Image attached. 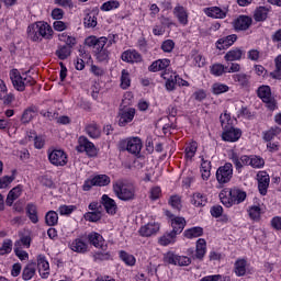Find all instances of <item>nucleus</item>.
I'll return each mask as SVG.
<instances>
[{
	"label": "nucleus",
	"instance_id": "nucleus-37",
	"mask_svg": "<svg viewBox=\"0 0 281 281\" xmlns=\"http://www.w3.org/2000/svg\"><path fill=\"white\" fill-rule=\"evenodd\" d=\"M158 243L162 247H168V245H175L177 243V235L172 231L170 233H166L159 238Z\"/></svg>",
	"mask_w": 281,
	"mask_h": 281
},
{
	"label": "nucleus",
	"instance_id": "nucleus-10",
	"mask_svg": "<svg viewBox=\"0 0 281 281\" xmlns=\"http://www.w3.org/2000/svg\"><path fill=\"white\" fill-rule=\"evenodd\" d=\"M254 19L249 15H239L232 23L235 32H247L251 27Z\"/></svg>",
	"mask_w": 281,
	"mask_h": 281
},
{
	"label": "nucleus",
	"instance_id": "nucleus-35",
	"mask_svg": "<svg viewBox=\"0 0 281 281\" xmlns=\"http://www.w3.org/2000/svg\"><path fill=\"white\" fill-rule=\"evenodd\" d=\"M184 238H188V240H192V238H199L203 236V227L201 226H194L191 228H188L183 232Z\"/></svg>",
	"mask_w": 281,
	"mask_h": 281
},
{
	"label": "nucleus",
	"instance_id": "nucleus-4",
	"mask_svg": "<svg viewBox=\"0 0 281 281\" xmlns=\"http://www.w3.org/2000/svg\"><path fill=\"white\" fill-rule=\"evenodd\" d=\"M10 78L16 91H25L26 87H34L36 85V80L32 76L27 74L21 75L16 69L10 71Z\"/></svg>",
	"mask_w": 281,
	"mask_h": 281
},
{
	"label": "nucleus",
	"instance_id": "nucleus-46",
	"mask_svg": "<svg viewBox=\"0 0 281 281\" xmlns=\"http://www.w3.org/2000/svg\"><path fill=\"white\" fill-rule=\"evenodd\" d=\"M85 27H95L98 25V18L94 12L88 13L83 19Z\"/></svg>",
	"mask_w": 281,
	"mask_h": 281
},
{
	"label": "nucleus",
	"instance_id": "nucleus-64",
	"mask_svg": "<svg viewBox=\"0 0 281 281\" xmlns=\"http://www.w3.org/2000/svg\"><path fill=\"white\" fill-rule=\"evenodd\" d=\"M161 196V188L160 187H153L149 191V199L151 201H157Z\"/></svg>",
	"mask_w": 281,
	"mask_h": 281
},
{
	"label": "nucleus",
	"instance_id": "nucleus-31",
	"mask_svg": "<svg viewBox=\"0 0 281 281\" xmlns=\"http://www.w3.org/2000/svg\"><path fill=\"white\" fill-rule=\"evenodd\" d=\"M200 172L203 181H207L212 177V161L202 158Z\"/></svg>",
	"mask_w": 281,
	"mask_h": 281
},
{
	"label": "nucleus",
	"instance_id": "nucleus-51",
	"mask_svg": "<svg viewBox=\"0 0 281 281\" xmlns=\"http://www.w3.org/2000/svg\"><path fill=\"white\" fill-rule=\"evenodd\" d=\"M94 186H98L99 188H102L104 186H109L111 183V178L106 175H99L93 178Z\"/></svg>",
	"mask_w": 281,
	"mask_h": 281
},
{
	"label": "nucleus",
	"instance_id": "nucleus-20",
	"mask_svg": "<svg viewBox=\"0 0 281 281\" xmlns=\"http://www.w3.org/2000/svg\"><path fill=\"white\" fill-rule=\"evenodd\" d=\"M135 117V109L128 108L122 110L119 114V125L126 126Z\"/></svg>",
	"mask_w": 281,
	"mask_h": 281
},
{
	"label": "nucleus",
	"instance_id": "nucleus-59",
	"mask_svg": "<svg viewBox=\"0 0 281 281\" xmlns=\"http://www.w3.org/2000/svg\"><path fill=\"white\" fill-rule=\"evenodd\" d=\"M106 43H109V38L99 37L94 45V52L98 53V52H102V50L106 49V48H104L106 46Z\"/></svg>",
	"mask_w": 281,
	"mask_h": 281
},
{
	"label": "nucleus",
	"instance_id": "nucleus-40",
	"mask_svg": "<svg viewBox=\"0 0 281 281\" xmlns=\"http://www.w3.org/2000/svg\"><path fill=\"white\" fill-rule=\"evenodd\" d=\"M70 249L72 251H77V254H85L88 249V246L87 243H85L82 239L77 238L71 243Z\"/></svg>",
	"mask_w": 281,
	"mask_h": 281
},
{
	"label": "nucleus",
	"instance_id": "nucleus-45",
	"mask_svg": "<svg viewBox=\"0 0 281 281\" xmlns=\"http://www.w3.org/2000/svg\"><path fill=\"white\" fill-rule=\"evenodd\" d=\"M280 133H281L280 127H278V126L271 127L270 130H268L263 133V139H265V142H271L272 139L278 137V135H280Z\"/></svg>",
	"mask_w": 281,
	"mask_h": 281
},
{
	"label": "nucleus",
	"instance_id": "nucleus-57",
	"mask_svg": "<svg viewBox=\"0 0 281 281\" xmlns=\"http://www.w3.org/2000/svg\"><path fill=\"white\" fill-rule=\"evenodd\" d=\"M117 8H120V1L110 0L102 4L101 10L104 12H111V10H117Z\"/></svg>",
	"mask_w": 281,
	"mask_h": 281
},
{
	"label": "nucleus",
	"instance_id": "nucleus-44",
	"mask_svg": "<svg viewBox=\"0 0 281 281\" xmlns=\"http://www.w3.org/2000/svg\"><path fill=\"white\" fill-rule=\"evenodd\" d=\"M45 223L48 227L58 225V213L56 211H48L45 215Z\"/></svg>",
	"mask_w": 281,
	"mask_h": 281
},
{
	"label": "nucleus",
	"instance_id": "nucleus-2",
	"mask_svg": "<svg viewBox=\"0 0 281 281\" xmlns=\"http://www.w3.org/2000/svg\"><path fill=\"white\" fill-rule=\"evenodd\" d=\"M247 199V192L238 188H225L220 192V201L225 207H232L233 205H240Z\"/></svg>",
	"mask_w": 281,
	"mask_h": 281
},
{
	"label": "nucleus",
	"instance_id": "nucleus-53",
	"mask_svg": "<svg viewBox=\"0 0 281 281\" xmlns=\"http://www.w3.org/2000/svg\"><path fill=\"white\" fill-rule=\"evenodd\" d=\"M12 239H4L2 246L0 247V256H7V254H12Z\"/></svg>",
	"mask_w": 281,
	"mask_h": 281
},
{
	"label": "nucleus",
	"instance_id": "nucleus-54",
	"mask_svg": "<svg viewBox=\"0 0 281 281\" xmlns=\"http://www.w3.org/2000/svg\"><path fill=\"white\" fill-rule=\"evenodd\" d=\"M85 221H88L89 223H98L102 218L101 212H87L85 215Z\"/></svg>",
	"mask_w": 281,
	"mask_h": 281
},
{
	"label": "nucleus",
	"instance_id": "nucleus-47",
	"mask_svg": "<svg viewBox=\"0 0 281 281\" xmlns=\"http://www.w3.org/2000/svg\"><path fill=\"white\" fill-rule=\"evenodd\" d=\"M120 258L128 267H135V262H136L135 256H133V255H131V254H128V252H126L124 250H121L120 251Z\"/></svg>",
	"mask_w": 281,
	"mask_h": 281
},
{
	"label": "nucleus",
	"instance_id": "nucleus-41",
	"mask_svg": "<svg viewBox=\"0 0 281 281\" xmlns=\"http://www.w3.org/2000/svg\"><path fill=\"white\" fill-rule=\"evenodd\" d=\"M249 217L255 223H260V218L262 217V209L259 205H252L248 210Z\"/></svg>",
	"mask_w": 281,
	"mask_h": 281
},
{
	"label": "nucleus",
	"instance_id": "nucleus-7",
	"mask_svg": "<svg viewBox=\"0 0 281 281\" xmlns=\"http://www.w3.org/2000/svg\"><path fill=\"white\" fill-rule=\"evenodd\" d=\"M78 153H86L88 157H97L98 156V148L95 145L87 138V136H80L78 138V145L76 147Z\"/></svg>",
	"mask_w": 281,
	"mask_h": 281
},
{
	"label": "nucleus",
	"instance_id": "nucleus-43",
	"mask_svg": "<svg viewBox=\"0 0 281 281\" xmlns=\"http://www.w3.org/2000/svg\"><path fill=\"white\" fill-rule=\"evenodd\" d=\"M34 115H36V108L30 106L26 110H24L21 117V122H23V124H30V122L34 120Z\"/></svg>",
	"mask_w": 281,
	"mask_h": 281
},
{
	"label": "nucleus",
	"instance_id": "nucleus-55",
	"mask_svg": "<svg viewBox=\"0 0 281 281\" xmlns=\"http://www.w3.org/2000/svg\"><path fill=\"white\" fill-rule=\"evenodd\" d=\"M212 89L214 95H221V93H227V91H229V86L225 83H214Z\"/></svg>",
	"mask_w": 281,
	"mask_h": 281
},
{
	"label": "nucleus",
	"instance_id": "nucleus-14",
	"mask_svg": "<svg viewBox=\"0 0 281 281\" xmlns=\"http://www.w3.org/2000/svg\"><path fill=\"white\" fill-rule=\"evenodd\" d=\"M258 181V190L262 196H266L267 190H269V183L271 182V178H269V173L267 171H258L257 173Z\"/></svg>",
	"mask_w": 281,
	"mask_h": 281
},
{
	"label": "nucleus",
	"instance_id": "nucleus-6",
	"mask_svg": "<svg viewBox=\"0 0 281 281\" xmlns=\"http://www.w3.org/2000/svg\"><path fill=\"white\" fill-rule=\"evenodd\" d=\"M142 148H144V144L139 137H132L119 142V150H127L131 155H139L142 153Z\"/></svg>",
	"mask_w": 281,
	"mask_h": 281
},
{
	"label": "nucleus",
	"instance_id": "nucleus-25",
	"mask_svg": "<svg viewBox=\"0 0 281 281\" xmlns=\"http://www.w3.org/2000/svg\"><path fill=\"white\" fill-rule=\"evenodd\" d=\"M85 131L87 135L91 137V139H98L102 135V130L95 122L87 124Z\"/></svg>",
	"mask_w": 281,
	"mask_h": 281
},
{
	"label": "nucleus",
	"instance_id": "nucleus-30",
	"mask_svg": "<svg viewBox=\"0 0 281 281\" xmlns=\"http://www.w3.org/2000/svg\"><path fill=\"white\" fill-rule=\"evenodd\" d=\"M36 276V262H29L22 270V280L30 281Z\"/></svg>",
	"mask_w": 281,
	"mask_h": 281
},
{
	"label": "nucleus",
	"instance_id": "nucleus-33",
	"mask_svg": "<svg viewBox=\"0 0 281 281\" xmlns=\"http://www.w3.org/2000/svg\"><path fill=\"white\" fill-rule=\"evenodd\" d=\"M191 203L194 207H205V205H207V195L195 192L192 194Z\"/></svg>",
	"mask_w": 281,
	"mask_h": 281
},
{
	"label": "nucleus",
	"instance_id": "nucleus-12",
	"mask_svg": "<svg viewBox=\"0 0 281 281\" xmlns=\"http://www.w3.org/2000/svg\"><path fill=\"white\" fill-rule=\"evenodd\" d=\"M48 161L53 166H67V153L63 149H54L48 154Z\"/></svg>",
	"mask_w": 281,
	"mask_h": 281
},
{
	"label": "nucleus",
	"instance_id": "nucleus-18",
	"mask_svg": "<svg viewBox=\"0 0 281 281\" xmlns=\"http://www.w3.org/2000/svg\"><path fill=\"white\" fill-rule=\"evenodd\" d=\"M37 269L41 278H43L44 280H47V278H49V262L43 255H40L37 257Z\"/></svg>",
	"mask_w": 281,
	"mask_h": 281
},
{
	"label": "nucleus",
	"instance_id": "nucleus-21",
	"mask_svg": "<svg viewBox=\"0 0 281 281\" xmlns=\"http://www.w3.org/2000/svg\"><path fill=\"white\" fill-rule=\"evenodd\" d=\"M102 205L108 214H111L112 216L117 214V203H115V200L111 199L109 195H102Z\"/></svg>",
	"mask_w": 281,
	"mask_h": 281
},
{
	"label": "nucleus",
	"instance_id": "nucleus-48",
	"mask_svg": "<svg viewBox=\"0 0 281 281\" xmlns=\"http://www.w3.org/2000/svg\"><path fill=\"white\" fill-rule=\"evenodd\" d=\"M274 65L276 69L272 72H270V76L274 80H281V55L276 57Z\"/></svg>",
	"mask_w": 281,
	"mask_h": 281
},
{
	"label": "nucleus",
	"instance_id": "nucleus-29",
	"mask_svg": "<svg viewBox=\"0 0 281 281\" xmlns=\"http://www.w3.org/2000/svg\"><path fill=\"white\" fill-rule=\"evenodd\" d=\"M204 13L206 16H211V19H225L227 16V12L218 7L205 8Z\"/></svg>",
	"mask_w": 281,
	"mask_h": 281
},
{
	"label": "nucleus",
	"instance_id": "nucleus-38",
	"mask_svg": "<svg viewBox=\"0 0 281 281\" xmlns=\"http://www.w3.org/2000/svg\"><path fill=\"white\" fill-rule=\"evenodd\" d=\"M269 16V8L267 7H258L255 10L254 19L257 21V23H260L262 21H267V18Z\"/></svg>",
	"mask_w": 281,
	"mask_h": 281
},
{
	"label": "nucleus",
	"instance_id": "nucleus-42",
	"mask_svg": "<svg viewBox=\"0 0 281 281\" xmlns=\"http://www.w3.org/2000/svg\"><path fill=\"white\" fill-rule=\"evenodd\" d=\"M58 41H60L61 43H66V47H74L77 43L76 37H74L71 34L65 32V33H60L58 35Z\"/></svg>",
	"mask_w": 281,
	"mask_h": 281
},
{
	"label": "nucleus",
	"instance_id": "nucleus-15",
	"mask_svg": "<svg viewBox=\"0 0 281 281\" xmlns=\"http://www.w3.org/2000/svg\"><path fill=\"white\" fill-rule=\"evenodd\" d=\"M231 160L233 161L236 170H243L244 166H251V156L244 155L239 157L236 151L231 154Z\"/></svg>",
	"mask_w": 281,
	"mask_h": 281
},
{
	"label": "nucleus",
	"instance_id": "nucleus-16",
	"mask_svg": "<svg viewBox=\"0 0 281 281\" xmlns=\"http://www.w3.org/2000/svg\"><path fill=\"white\" fill-rule=\"evenodd\" d=\"M159 223L149 222L139 228L138 234L143 236V238H150V236H155V234L159 232Z\"/></svg>",
	"mask_w": 281,
	"mask_h": 281
},
{
	"label": "nucleus",
	"instance_id": "nucleus-1",
	"mask_svg": "<svg viewBox=\"0 0 281 281\" xmlns=\"http://www.w3.org/2000/svg\"><path fill=\"white\" fill-rule=\"evenodd\" d=\"M27 38L33 43H38L45 38L46 41H52L54 38V29L47 22H35L27 26Z\"/></svg>",
	"mask_w": 281,
	"mask_h": 281
},
{
	"label": "nucleus",
	"instance_id": "nucleus-34",
	"mask_svg": "<svg viewBox=\"0 0 281 281\" xmlns=\"http://www.w3.org/2000/svg\"><path fill=\"white\" fill-rule=\"evenodd\" d=\"M21 194H23V188L21 186L14 187L7 196V205H9V207H12V204L14 203V201H16V199H19V196H21Z\"/></svg>",
	"mask_w": 281,
	"mask_h": 281
},
{
	"label": "nucleus",
	"instance_id": "nucleus-13",
	"mask_svg": "<svg viewBox=\"0 0 281 281\" xmlns=\"http://www.w3.org/2000/svg\"><path fill=\"white\" fill-rule=\"evenodd\" d=\"M173 16L178 20V23H180V25H188L190 13L188 12V8L178 3L173 8Z\"/></svg>",
	"mask_w": 281,
	"mask_h": 281
},
{
	"label": "nucleus",
	"instance_id": "nucleus-56",
	"mask_svg": "<svg viewBox=\"0 0 281 281\" xmlns=\"http://www.w3.org/2000/svg\"><path fill=\"white\" fill-rule=\"evenodd\" d=\"M250 166L251 168H265V158L256 155L250 156Z\"/></svg>",
	"mask_w": 281,
	"mask_h": 281
},
{
	"label": "nucleus",
	"instance_id": "nucleus-9",
	"mask_svg": "<svg viewBox=\"0 0 281 281\" xmlns=\"http://www.w3.org/2000/svg\"><path fill=\"white\" fill-rule=\"evenodd\" d=\"M164 262L178 267H190V265H192V259L188 256H179L175 252L169 251L165 255Z\"/></svg>",
	"mask_w": 281,
	"mask_h": 281
},
{
	"label": "nucleus",
	"instance_id": "nucleus-24",
	"mask_svg": "<svg viewBox=\"0 0 281 281\" xmlns=\"http://www.w3.org/2000/svg\"><path fill=\"white\" fill-rule=\"evenodd\" d=\"M247 267H249L247 259H243V258L237 259L234 265L235 276H237L238 278H243V276H246Z\"/></svg>",
	"mask_w": 281,
	"mask_h": 281
},
{
	"label": "nucleus",
	"instance_id": "nucleus-17",
	"mask_svg": "<svg viewBox=\"0 0 281 281\" xmlns=\"http://www.w3.org/2000/svg\"><path fill=\"white\" fill-rule=\"evenodd\" d=\"M167 216H169V218H171V227H172V233L176 235L181 234V232H183V229H186V218L183 217H175L173 214H171L170 212H167Z\"/></svg>",
	"mask_w": 281,
	"mask_h": 281
},
{
	"label": "nucleus",
	"instance_id": "nucleus-60",
	"mask_svg": "<svg viewBox=\"0 0 281 281\" xmlns=\"http://www.w3.org/2000/svg\"><path fill=\"white\" fill-rule=\"evenodd\" d=\"M169 205L175 210H181V196L180 195H171L169 199Z\"/></svg>",
	"mask_w": 281,
	"mask_h": 281
},
{
	"label": "nucleus",
	"instance_id": "nucleus-22",
	"mask_svg": "<svg viewBox=\"0 0 281 281\" xmlns=\"http://www.w3.org/2000/svg\"><path fill=\"white\" fill-rule=\"evenodd\" d=\"M244 56L245 50L239 47H235L225 54L224 60H226V63H234L236 60H241Z\"/></svg>",
	"mask_w": 281,
	"mask_h": 281
},
{
	"label": "nucleus",
	"instance_id": "nucleus-28",
	"mask_svg": "<svg viewBox=\"0 0 281 281\" xmlns=\"http://www.w3.org/2000/svg\"><path fill=\"white\" fill-rule=\"evenodd\" d=\"M206 251H207V241H205L204 238L198 239L196 246H195V258H198V260H203V258H205Z\"/></svg>",
	"mask_w": 281,
	"mask_h": 281
},
{
	"label": "nucleus",
	"instance_id": "nucleus-32",
	"mask_svg": "<svg viewBox=\"0 0 281 281\" xmlns=\"http://www.w3.org/2000/svg\"><path fill=\"white\" fill-rule=\"evenodd\" d=\"M232 78L236 85H239V87H249V80H251V76L245 72H236L232 75Z\"/></svg>",
	"mask_w": 281,
	"mask_h": 281
},
{
	"label": "nucleus",
	"instance_id": "nucleus-26",
	"mask_svg": "<svg viewBox=\"0 0 281 281\" xmlns=\"http://www.w3.org/2000/svg\"><path fill=\"white\" fill-rule=\"evenodd\" d=\"M168 67H170V59H157L148 67V71H153L155 74L157 71H164V69H168Z\"/></svg>",
	"mask_w": 281,
	"mask_h": 281
},
{
	"label": "nucleus",
	"instance_id": "nucleus-63",
	"mask_svg": "<svg viewBox=\"0 0 281 281\" xmlns=\"http://www.w3.org/2000/svg\"><path fill=\"white\" fill-rule=\"evenodd\" d=\"M111 254L98 251L93 255L94 262H102L104 260H110Z\"/></svg>",
	"mask_w": 281,
	"mask_h": 281
},
{
	"label": "nucleus",
	"instance_id": "nucleus-36",
	"mask_svg": "<svg viewBox=\"0 0 281 281\" xmlns=\"http://www.w3.org/2000/svg\"><path fill=\"white\" fill-rule=\"evenodd\" d=\"M88 241L90 245H93V247L102 248L104 245V237L97 232H92L88 235Z\"/></svg>",
	"mask_w": 281,
	"mask_h": 281
},
{
	"label": "nucleus",
	"instance_id": "nucleus-3",
	"mask_svg": "<svg viewBox=\"0 0 281 281\" xmlns=\"http://www.w3.org/2000/svg\"><path fill=\"white\" fill-rule=\"evenodd\" d=\"M113 192L120 201H135L136 192L135 184L125 180H116L113 182Z\"/></svg>",
	"mask_w": 281,
	"mask_h": 281
},
{
	"label": "nucleus",
	"instance_id": "nucleus-39",
	"mask_svg": "<svg viewBox=\"0 0 281 281\" xmlns=\"http://www.w3.org/2000/svg\"><path fill=\"white\" fill-rule=\"evenodd\" d=\"M55 56H57L59 60H67L71 56V47L67 45L58 46Z\"/></svg>",
	"mask_w": 281,
	"mask_h": 281
},
{
	"label": "nucleus",
	"instance_id": "nucleus-19",
	"mask_svg": "<svg viewBox=\"0 0 281 281\" xmlns=\"http://www.w3.org/2000/svg\"><path fill=\"white\" fill-rule=\"evenodd\" d=\"M236 41H238V35L232 34V35H227L225 37L220 38L215 45H216V48L220 50L228 49V47H232V45H234Z\"/></svg>",
	"mask_w": 281,
	"mask_h": 281
},
{
	"label": "nucleus",
	"instance_id": "nucleus-8",
	"mask_svg": "<svg viewBox=\"0 0 281 281\" xmlns=\"http://www.w3.org/2000/svg\"><path fill=\"white\" fill-rule=\"evenodd\" d=\"M234 177V166L232 162H226L224 166L218 167L216 171V180L222 186L229 183Z\"/></svg>",
	"mask_w": 281,
	"mask_h": 281
},
{
	"label": "nucleus",
	"instance_id": "nucleus-49",
	"mask_svg": "<svg viewBox=\"0 0 281 281\" xmlns=\"http://www.w3.org/2000/svg\"><path fill=\"white\" fill-rule=\"evenodd\" d=\"M199 148V145L196 142H191L184 149L186 157L190 160L196 155V150Z\"/></svg>",
	"mask_w": 281,
	"mask_h": 281
},
{
	"label": "nucleus",
	"instance_id": "nucleus-58",
	"mask_svg": "<svg viewBox=\"0 0 281 281\" xmlns=\"http://www.w3.org/2000/svg\"><path fill=\"white\" fill-rule=\"evenodd\" d=\"M77 207L76 205H60L58 209V212L60 216H69L74 212H76Z\"/></svg>",
	"mask_w": 281,
	"mask_h": 281
},
{
	"label": "nucleus",
	"instance_id": "nucleus-5",
	"mask_svg": "<svg viewBox=\"0 0 281 281\" xmlns=\"http://www.w3.org/2000/svg\"><path fill=\"white\" fill-rule=\"evenodd\" d=\"M220 121L222 127L225 131L222 134V139H224V142H238L240 139V136L243 135V132H240V130L238 128L229 127V122L232 121L229 114H222L220 116Z\"/></svg>",
	"mask_w": 281,
	"mask_h": 281
},
{
	"label": "nucleus",
	"instance_id": "nucleus-50",
	"mask_svg": "<svg viewBox=\"0 0 281 281\" xmlns=\"http://www.w3.org/2000/svg\"><path fill=\"white\" fill-rule=\"evenodd\" d=\"M212 76H223V74H227V66L223 64H214L211 66Z\"/></svg>",
	"mask_w": 281,
	"mask_h": 281
},
{
	"label": "nucleus",
	"instance_id": "nucleus-52",
	"mask_svg": "<svg viewBox=\"0 0 281 281\" xmlns=\"http://www.w3.org/2000/svg\"><path fill=\"white\" fill-rule=\"evenodd\" d=\"M131 87V74L123 69L121 75V89H128Z\"/></svg>",
	"mask_w": 281,
	"mask_h": 281
},
{
	"label": "nucleus",
	"instance_id": "nucleus-61",
	"mask_svg": "<svg viewBox=\"0 0 281 281\" xmlns=\"http://www.w3.org/2000/svg\"><path fill=\"white\" fill-rule=\"evenodd\" d=\"M109 55H110V53H109V49H106V48L95 53L97 60H99V63H106V61H109Z\"/></svg>",
	"mask_w": 281,
	"mask_h": 281
},
{
	"label": "nucleus",
	"instance_id": "nucleus-23",
	"mask_svg": "<svg viewBox=\"0 0 281 281\" xmlns=\"http://www.w3.org/2000/svg\"><path fill=\"white\" fill-rule=\"evenodd\" d=\"M121 58L124 60V63H142V54L135 49L125 50L121 55Z\"/></svg>",
	"mask_w": 281,
	"mask_h": 281
},
{
	"label": "nucleus",
	"instance_id": "nucleus-62",
	"mask_svg": "<svg viewBox=\"0 0 281 281\" xmlns=\"http://www.w3.org/2000/svg\"><path fill=\"white\" fill-rule=\"evenodd\" d=\"M161 49L166 54H170V52H172L175 49V41L167 40V41L162 42Z\"/></svg>",
	"mask_w": 281,
	"mask_h": 281
},
{
	"label": "nucleus",
	"instance_id": "nucleus-11",
	"mask_svg": "<svg viewBox=\"0 0 281 281\" xmlns=\"http://www.w3.org/2000/svg\"><path fill=\"white\" fill-rule=\"evenodd\" d=\"M258 98H260L262 102L267 103V106L270 109V111L276 109V100H273V97H271V88L269 86L259 87Z\"/></svg>",
	"mask_w": 281,
	"mask_h": 281
},
{
	"label": "nucleus",
	"instance_id": "nucleus-27",
	"mask_svg": "<svg viewBox=\"0 0 281 281\" xmlns=\"http://www.w3.org/2000/svg\"><path fill=\"white\" fill-rule=\"evenodd\" d=\"M25 210L27 218L33 223V225H36V223H38V206L34 203H29Z\"/></svg>",
	"mask_w": 281,
	"mask_h": 281
}]
</instances>
